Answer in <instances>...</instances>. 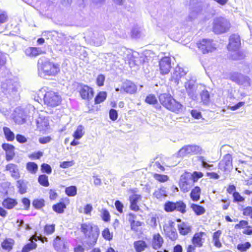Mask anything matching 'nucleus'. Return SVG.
<instances>
[{"mask_svg":"<svg viewBox=\"0 0 252 252\" xmlns=\"http://www.w3.org/2000/svg\"><path fill=\"white\" fill-rule=\"evenodd\" d=\"M31 241L25 245L23 248L22 252H29L35 249L37 247V244L33 242L31 238Z\"/></svg>","mask_w":252,"mask_h":252,"instance_id":"42","label":"nucleus"},{"mask_svg":"<svg viewBox=\"0 0 252 252\" xmlns=\"http://www.w3.org/2000/svg\"><path fill=\"white\" fill-rule=\"evenodd\" d=\"M102 235L103 237L107 240H110L112 239V235L111 234L108 228H105L102 231Z\"/></svg>","mask_w":252,"mask_h":252,"instance_id":"57","label":"nucleus"},{"mask_svg":"<svg viewBox=\"0 0 252 252\" xmlns=\"http://www.w3.org/2000/svg\"><path fill=\"white\" fill-rule=\"evenodd\" d=\"M178 228L180 233L183 235H187L191 231L190 226L185 222L178 224Z\"/></svg>","mask_w":252,"mask_h":252,"instance_id":"33","label":"nucleus"},{"mask_svg":"<svg viewBox=\"0 0 252 252\" xmlns=\"http://www.w3.org/2000/svg\"><path fill=\"white\" fill-rule=\"evenodd\" d=\"M200 102L203 105H209L210 104V94L207 90L204 89L200 93Z\"/></svg>","mask_w":252,"mask_h":252,"instance_id":"27","label":"nucleus"},{"mask_svg":"<svg viewBox=\"0 0 252 252\" xmlns=\"http://www.w3.org/2000/svg\"><path fill=\"white\" fill-rule=\"evenodd\" d=\"M219 168L220 170L226 172H229L232 169V158L231 155L227 154L224 156L219 163Z\"/></svg>","mask_w":252,"mask_h":252,"instance_id":"15","label":"nucleus"},{"mask_svg":"<svg viewBox=\"0 0 252 252\" xmlns=\"http://www.w3.org/2000/svg\"><path fill=\"white\" fill-rule=\"evenodd\" d=\"M84 127L82 125H79L77 126L76 130L73 133V137L75 139H80L84 135V132L83 131Z\"/></svg>","mask_w":252,"mask_h":252,"instance_id":"44","label":"nucleus"},{"mask_svg":"<svg viewBox=\"0 0 252 252\" xmlns=\"http://www.w3.org/2000/svg\"><path fill=\"white\" fill-rule=\"evenodd\" d=\"M191 175L192 177V180L194 183H195L199 178L203 177V174L201 172L194 171L192 174L191 173Z\"/></svg>","mask_w":252,"mask_h":252,"instance_id":"56","label":"nucleus"},{"mask_svg":"<svg viewBox=\"0 0 252 252\" xmlns=\"http://www.w3.org/2000/svg\"><path fill=\"white\" fill-rule=\"evenodd\" d=\"M145 101L150 104H155L157 103V99L154 95L150 94L146 97Z\"/></svg>","mask_w":252,"mask_h":252,"instance_id":"53","label":"nucleus"},{"mask_svg":"<svg viewBox=\"0 0 252 252\" xmlns=\"http://www.w3.org/2000/svg\"><path fill=\"white\" fill-rule=\"evenodd\" d=\"M227 78L244 90L248 89L252 85V80L250 77L239 72H230Z\"/></svg>","mask_w":252,"mask_h":252,"instance_id":"5","label":"nucleus"},{"mask_svg":"<svg viewBox=\"0 0 252 252\" xmlns=\"http://www.w3.org/2000/svg\"><path fill=\"white\" fill-rule=\"evenodd\" d=\"M197 44L198 48L203 54L212 52L216 49L215 44L211 39H203Z\"/></svg>","mask_w":252,"mask_h":252,"instance_id":"12","label":"nucleus"},{"mask_svg":"<svg viewBox=\"0 0 252 252\" xmlns=\"http://www.w3.org/2000/svg\"><path fill=\"white\" fill-rule=\"evenodd\" d=\"M175 222L169 220L168 224L163 226V230L166 236L171 241H175L178 238V234L175 228Z\"/></svg>","mask_w":252,"mask_h":252,"instance_id":"13","label":"nucleus"},{"mask_svg":"<svg viewBox=\"0 0 252 252\" xmlns=\"http://www.w3.org/2000/svg\"><path fill=\"white\" fill-rule=\"evenodd\" d=\"M44 233L46 235H50L52 234L55 231V225L54 224H46L44 226Z\"/></svg>","mask_w":252,"mask_h":252,"instance_id":"52","label":"nucleus"},{"mask_svg":"<svg viewBox=\"0 0 252 252\" xmlns=\"http://www.w3.org/2000/svg\"><path fill=\"white\" fill-rule=\"evenodd\" d=\"M107 94L105 92H99L94 98L95 104H99L103 102L106 98Z\"/></svg>","mask_w":252,"mask_h":252,"instance_id":"41","label":"nucleus"},{"mask_svg":"<svg viewBox=\"0 0 252 252\" xmlns=\"http://www.w3.org/2000/svg\"><path fill=\"white\" fill-rule=\"evenodd\" d=\"M65 208L66 205L63 202H60L53 206V210L59 214L63 213Z\"/></svg>","mask_w":252,"mask_h":252,"instance_id":"43","label":"nucleus"},{"mask_svg":"<svg viewBox=\"0 0 252 252\" xmlns=\"http://www.w3.org/2000/svg\"><path fill=\"white\" fill-rule=\"evenodd\" d=\"M65 193L69 196H74L77 193V188L75 186H71L66 188Z\"/></svg>","mask_w":252,"mask_h":252,"instance_id":"46","label":"nucleus"},{"mask_svg":"<svg viewBox=\"0 0 252 252\" xmlns=\"http://www.w3.org/2000/svg\"><path fill=\"white\" fill-rule=\"evenodd\" d=\"M5 171H8L11 176L15 179H17L20 177L18 167L15 164L9 163L6 165L5 166Z\"/></svg>","mask_w":252,"mask_h":252,"instance_id":"22","label":"nucleus"},{"mask_svg":"<svg viewBox=\"0 0 252 252\" xmlns=\"http://www.w3.org/2000/svg\"><path fill=\"white\" fill-rule=\"evenodd\" d=\"M175 211H179L182 214L186 212V205L182 201L175 202Z\"/></svg>","mask_w":252,"mask_h":252,"instance_id":"40","label":"nucleus"},{"mask_svg":"<svg viewBox=\"0 0 252 252\" xmlns=\"http://www.w3.org/2000/svg\"><path fill=\"white\" fill-rule=\"evenodd\" d=\"M81 231L84 235L85 244L89 247L95 245L99 234V229L96 225L91 222L82 223Z\"/></svg>","mask_w":252,"mask_h":252,"instance_id":"2","label":"nucleus"},{"mask_svg":"<svg viewBox=\"0 0 252 252\" xmlns=\"http://www.w3.org/2000/svg\"><path fill=\"white\" fill-rule=\"evenodd\" d=\"M190 208L197 216H201L205 213V209L203 207L196 204H191Z\"/></svg>","mask_w":252,"mask_h":252,"instance_id":"34","label":"nucleus"},{"mask_svg":"<svg viewBox=\"0 0 252 252\" xmlns=\"http://www.w3.org/2000/svg\"><path fill=\"white\" fill-rule=\"evenodd\" d=\"M33 206L36 209L42 208L44 205V200L42 199H34L32 202Z\"/></svg>","mask_w":252,"mask_h":252,"instance_id":"50","label":"nucleus"},{"mask_svg":"<svg viewBox=\"0 0 252 252\" xmlns=\"http://www.w3.org/2000/svg\"><path fill=\"white\" fill-rule=\"evenodd\" d=\"M133 245L136 252H142L147 247L146 242L142 240L134 242Z\"/></svg>","mask_w":252,"mask_h":252,"instance_id":"36","label":"nucleus"},{"mask_svg":"<svg viewBox=\"0 0 252 252\" xmlns=\"http://www.w3.org/2000/svg\"><path fill=\"white\" fill-rule=\"evenodd\" d=\"M175 202L168 201L164 204V210L167 212L175 211Z\"/></svg>","mask_w":252,"mask_h":252,"instance_id":"48","label":"nucleus"},{"mask_svg":"<svg viewBox=\"0 0 252 252\" xmlns=\"http://www.w3.org/2000/svg\"><path fill=\"white\" fill-rule=\"evenodd\" d=\"M159 66L161 74H168L171 68V59L169 57H164L159 61Z\"/></svg>","mask_w":252,"mask_h":252,"instance_id":"17","label":"nucleus"},{"mask_svg":"<svg viewBox=\"0 0 252 252\" xmlns=\"http://www.w3.org/2000/svg\"><path fill=\"white\" fill-rule=\"evenodd\" d=\"M243 214L246 216H249L252 219V207L248 206L243 209Z\"/></svg>","mask_w":252,"mask_h":252,"instance_id":"59","label":"nucleus"},{"mask_svg":"<svg viewBox=\"0 0 252 252\" xmlns=\"http://www.w3.org/2000/svg\"><path fill=\"white\" fill-rule=\"evenodd\" d=\"M230 27L229 22L223 17L215 19L213 22V32L217 34L227 32Z\"/></svg>","mask_w":252,"mask_h":252,"instance_id":"8","label":"nucleus"},{"mask_svg":"<svg viewBox=\"0 0 252 252\" xmlns=\"http://www.w3.org/2000/svg\"><path fill=\"white\" fill-rule=\"evenodd\" d=\"M41 170L42 172L50 174L52 172L51 166L47 164L43 163L41 165Z\"/></svg>","mask_w":252,"mask_h":252,"instance_id":"62","label":"nucleus"},{"mask_svg":"<svg viewBox=\"0 0 252 252\" xmlns=\"http://www.w3.org/2000/svg\"><path fill=\"white\" fill-rule=\"evenodd\" d=\"M122 89L125 92L132 94L136 92L137 87L133 82L127 80L123 83Z\"/></svg>","mask_w":252,"mask_h":252,"instance_id":"25","label":"nucleus"},{"mask_svg":"<svg viewBox=\"0 0 252 252\" xmlns=\"http://www.w3.org/2000/svg\"><path fill=\"white\" fill-rule=\"evenodd\" d=\"M31 239L32 240H34V241H37V240H39L40 241H41L42 242H47V238L45 237V236H42L41 235H39V236H37V233H35V234L33 235H32L31 237Z\"/></svg>","mask_w":252,"mask_h":252,"instance_id":"54","label":"nucleus"},{"mask_svg":"<svg viewBox=\"0 0 252 252\" xmlns=\"http://www.w3.org/2000/svg\"><path fill=\"white\" fill-rule=\"evenodd\" d=\"M79 93L82 99L88 101L91 100L94 95V92L93 88L84 84L80 85Z\"/></svg>","mask_w":252,"mask_h":252,"instance_id":"16","label":"nucleus"},{"mask_svg":"<svg viewBox=\"0 0 252 252\" xmlns=\"http://www.w3.org/2000/svg\"><path fill=\"white\" fill-rule=\"evenodd\" d=\"M40 99L43 97L45 104L51 107L59 105L62 101L61 97L58 93L53 91L46 92V89L42 88L37 93Z\"/></svg>","mask_w":252,"mask_h":252,"instance_id":"4","label":"nucleus"},{"mask_svg":"<svg viewBox=\"0 0 252 252\" xmlns=\"http://www.w3.org/2000/svg\"><path fill=\"white\" fill-rule=\"evenodd\" d=\"M2 148L6 153V160L7 161L12 160L15 156L14 146L8 143H4L2 145Z\"/></svg>","mask_w":252,"mask_h":252,"instance_id":"20","label":"nucleus"},{"mask_svg":"<svg viewBox=\"0 0 252 252\" xmlns=\"http://www.w3.org/2000/svg\"><path fill=\"white\" fill-rule=\"evenodd\" d=\"M17 204L15 199L7 198L4 199L2 202L3 206L8 209H11Z\"/></svg>","mask_w":252,"mask_h":252,"instance_id":"37","label":"nucleus"},{"mask_svg":"<svg viewBox=\"0 0 252 252\" xmlns=\"http://www.w3.org/2000/svg\"><path fill=\"white\" fill-rule=\"evenodd\" d=\"M20 87L17 79H8L1 83V90L8 98L15 99L19 96Z\"/></svg>","mask_w":252,"mask_h":252,"instance_id":"3","label":"nucleus"},{"mask_svg":"<svg viewBox=\"0 0 252 252\" xmlns=\"http://www.w3.org/2000/svg\"><path fill=\"white\" fill-rule=\"evenodd\" d=\"M163 240L159 234L154 235L152 241L153 248L157 250L159 249L162 245Z\"/></svg>","mask_w":252,"mask_h":252,"instance_id":"29","label":"nucleus"},{"mask_svg":"<svg viewBox=\"0 0 252 252\" xmlns=\"http://www.w3.org/2000/svg\"><path fill=\"white\" fill-rule=\"evenodd\" d=\"M37 68L38 75L43 78L55 76L60 70L59 64L50 62L44 58H41L38 60Z\"/></svg>","mask_w":252,"mask_h":252,"instance_id":"1","label":"nucleus"},{"mask_svg":"<svg viewBox=\"0 0 252 252\" xmlns=\"http://www.w3.org/2000/svg\"><path fill=\"white\" fill-rule=\"evenodd\" d=\"M245 57V55L243 52L238 51L234 52L233 54L231 55V58L233 60H240L244 59Z\"/></svg>","mask_w":252,"mask_h":252,"instance_id":"49","label":"nucleus"},{"mask_svg":"<svg viewBox=\"0 0 252 252\" xmlns=\"http://www.w3.org/2000/svg\"><path fill=\"white\" fill-rule=\"evenodd\" d=\"M27 169L32 174H35L37 170L38 166L34 162H28L27 164Z\"/></svg>","mask_w":252,"mask_h":252,"instance_id":"47","label":"nucleus"},{"mask_svg":"<svg viewBox=\"0 0 252 252\" xmlns=\"http://www.w3.org/2000/svg\"><path fill=\"white\" fill-rule=\"evenodd\" d=\"M154 178L160 182H164L168 180V177L166 175H160V174H155L154 175Z\"/></svg>","mask_w":252,"mask_h":252,"instance_id":"61","label":"nucleus"},{"mask_svg":"<svg viewBox=\"0 0 252 252\" xmlns=\"http://www.w3.org/2000/svg\"><path fill=\"white\" fill-rule=\"evenodd\" d=\"M3 131L5 138L7 141H12L14 140L15 138V135L9 127H3Z\"/></svg>","mask_w":252,"mask_h":252,"instance_id":"38","label":"nucleus"},{"mask_svg":"<svg viewBox=\"0 0 252 252\" xmlns=\"http://www.w3.org/2000/svg\"><path fill=\"white\" fill-rule=\"evenodd\" d=\"M11 116L16 124L21 125L26 123L28 115L24 109L18 107L14 109Z\"/></svg>","mask_w":252,"mask_h":252,"instance_id":"11","label":"nucleus"},{"mask_svg":"<svg viewBox=\"0 0 252 252\" xmlns=\"http://www.w3.org/2000/svg\"><path fill=\"white\" fill-rule=\"evenodd\" d=\"M8 20V15L5 11L0 12V24L6 23Z\"/></svg>","mask_w":252,"mask_h":252,"instance_id":"58","label":"nucleus"},{"mask_svg":"<svg viewBox=\"0 0 252 252\" xmlns=\"http://www.w3.org/2000/svg\"><path fill=\"white\" fill-rule=\"evenodd\" d=\"M38 181L41 185L44 187H48L49 185L48 177L45 174L40 175L38 177Z\"/></svg>","mask_w":252,"mask_h":252,"instance_id":"45","label":"nucleus"},{"mask_svg":"<svg viewBox=\"0 0 252 252\" xmlns=\"http://www.w3.org/2000/svg\"><path fill=\"white\" fill-rule=\"evenodd\" d=\"M202 151L201 147L196 145H188L182 147L178 152V155L180 157L188 155L201 154Z\"/></svg>","mask_w":252,"mask_h":252,"instance_id":"10","label":"nucleus"},{"mask_svg":"<svg viewBox=\"0 0 252 252\" xmlns=\"http://www.w3.org/2000/svg\"><path fill=\"white\" fill-rule=\"evenodd\" d=\"M190 173L185 172L182 174L179 181V187L183 192H188L194 185Z\"/></svg>","mask_w":252,"mask_h":252,"instance_id":"9","label":"nucleus"},{"mask_svg":"<svg viewBox=\"0 0 252 252\" xmlns=\"http://www.w3.org/2000/svg\"><path fill=\"white\" fill-rule=\"evenodd\" d=\"M142 198L141 195L134 194L129 197V200L130 203V208L132 210L137 211L139 209V206L137 205V202Z\"/></svg>","mask_w":252,"mask_h":252,"instance_id":"23","label":"nucleus"},{"mask_svg":"<svg viewBox=\"0 0 252 252\" xmlns=\"http://www.w3.org/2000/svg\"><path fill=\"white\" fill-rule=\"evenodd\" d=\"M14 242V240L12 239H5L1 243V246L3 249L10 251L12 248Z\"/></svg>","mask_w":252,"mask_h":252,"instance_id":"39","label":"nucleus"},{"mask_svg":"<svg viewBox=\"0 0 252 252\" xmlns=\"http://www.w3.org/2000/svg\"><path fill=\"white\" fill-rule=\"evenodd\" d=\"M241 45L240 36L238 34H232L229 38L227 48L229 51H236Z\"/></svg>","mask_w":252,"mask_h":252,"instance_id":"19","label":"nucleus"},{"mask_svg":"<svg viewBox=\"0 0 252 252\" xmlns=\"http://www.w3.org/2000/svg\"><path fill=\"white\" fill-rule=\"evenodd\" d=\"M251 246L250 243L247 242L244 243L239 244L237 248L241 252H245L249 249Z\"/></svg>","mask_w":252,"mask_h":252,"instance_id":"51","label":"nucleus"},{"mask_svg":"<svg viewBox=\"0 0 252 252\" xmlns=\"http://www.w3.org/2000/svg\"><path fill=\"white\" fill-rule=\"evenodd\" d=\"M186 74V71L179 66H177L175 69L173 75V78L176 80H178L182 76H184Z\"/></svg>","mask_w":252,"mask_h":252,"instance_id":"35","label":"nucleus"},{"mask_svg":"<svg viewBox=\"0 0 252 252\" xmlns=\"http://www.w3.org/2000/svg\"><path fill=\"white\" fill-rule=\"evenodd\" d=\"M161 104L167 109L176 113L182 110L183 105L177 101L173 97L167 94H161L159 96Z\"/></svg>","mask_w":252,"mask_h":252,"instance_id":"7","label":"nucleus"},{"mask_svg":"<svg viewBox=\"0 0 252 252\" xmlns=\"http://www.w3.org/2000/svg\"><path fill=\"white\" fill-rule=\"evenodd\" d=\"M154 197L159 200H162L167 196V191L166 188L162 187L156 189L153 193Z\"/></svg>","mask_w":252,"mask_h":252,"instance_id":"28","label":"nucleus"},{"mask_svg":"<svg viewBox=\"0 0 252 252\" xmlns=\"http://www.w3.org/2000/svg\"><path fill=\"white\" fill-rule=\"evenodd\" d=\"M105 37L102 34L97 33H94L91 38V41L94 45L96 46H100L104 41Z\"/></svg>","mask_w":252,"mask_h":252,"instance_id":"30","label":"nucleus"},{"mask_svg":"<svg viewBox=\"0 0 252 252\" xmlns=\"http://www.w3.org/2000/svg\"><path fill=\"white\" fill-rule=\"evenodd\" d=\"M28 182L24 180H19L17 181V187L20 194H24L27 191Z\"/></svg>","mask_w":252,"mask_h":252,"instance_id":"32","label":"nucleus"},{"mask_svg":"<svg viewBox=\"0 0 252 252\" xmlns=\"http://www.w3.org/2000/svg\"><path fill=\"white\" fill-rule=\"evenodd\" d=\"M123 58L130 67L138 66L145 62V58L140 56L137 52H133L126 48L123 49Z\"/></svg>","mask_w":252,"mask_h":252,"instance_id":"6","label":"nucleus"},{"mask_svg":"<svg viewBox=\"0 0 252 252\" xmlns=\"http://www.w3.org/2000/svg\"><path fill=\"white\" fill-rule=\"evenodd\" d=\"M109 117L112 121H115L118 118V113L116 110L111 109L109 111Z\"/></svg>","mask_w":252,"mask_h":252,"instance_id":"64","label":"nucleus"},{"mask_svg":"<svg viewBox=\"0 0 252 252\" xmlns=\"http://www.w3.org/2000/svg\"><path fill=\"white\" fill-rule=\"evenodd\" d=\"M25 55L31 58H35L42 54V52L40 48L28 47L24 51Z\"/></svg>","mask_w":252,"mask_h":252,"instance_id":"24","label":"nucleus"},{"mask_svg":"<svg viewBox=\"0 0 252 252\" xmlns=\"http://www.w3.org/2000/svg\"><path fill=\"white\" fill-rule=\"evenodd\" d=\"M184 86L189 97L193 100H196L198 97L195 81L192 80H188L185 83Z\"/></svg>","mask_w":252,"mask_h":252,"instance_id":"14","label":"nucleus"},{"mask_svg":"<svg viewBox=\"0 0 252 252\" xmlns=\"http://www.w3.org/2000/svg\"><path fill=\"white\" fill-rule=\"evenodd\" d=\"M36 123L37 128L40 131H46L49 128V120L48 118L45 117H39L36 119Z\"/></svg>","mask_w":252,"mask_h":252,"instance_id":"21","label":"nucleus"},{"mask_svg":"<svg viewBox=\"0 0 252 252\" xmlns=\"http://www.w3.org/2000/svg\"><path fill=\"white\" fill-rule=\"evenodd\" d=\"M233 196L234 198V202H242L244 200V198L238 192H234L233 193Z\"/></svg>","mask_w":252,"mask_h":252,"instance_id":"60","label":"nucleus"},{"mask_svg":"<svg viewBox=\"0 0 252 252\" xmlns=\"http://www.w3.org/2000/svg\"><path fill=\"white\" fill-rule=\"evenodd\" d=\"M142 225V222L139 221H134L130 225L131 229L135 232H137L138 230V227Z\"/></svg>","mask_w":252,"mask_h":252,"instance_id":"63","label":"nucleus"},{"mask_svg":"<svg viewBox=\"0 0 252 252\" xmlns=\"http://www.w3.org/2000/svg\"><path fill=\"white\" fill-rule=\"evenodd\" d=\"M201 189L198 187H195L190 193V197L194 202L198 201L200 198Z\"/></svg>","mask_w":252,"mask_h":252,"instance_id":"31","label":"nucleus"},{"mask_svg":"<svg viewBox=\"0 0 252 252\" xmlns=\"http://www.w3.org/2000/svg\"><path fill=\"white\" fill-rule=\"evenodd\" d=\"M131 36L133 38H139L141 36V32L139 28L134 27L131 30Z\"/></svg>","mask_w":252,"mask_h":252,"instance_id":"55","label":"nucleus"},{"mask_svg":"<svg viewBox=\"0 0 252 252\" xmlns=\"http://www.w3.org/2000/svg\"><path fill=\"white\" fill-rule=\"evenodd\" d=\"M205 235V233L202 232L196 233L194 235L192 239V242L194 245V247H200L202 246L204 242V239L202 237Z\"/></svg>","mask_w":252,"mask_h":252,"instance_id":"26","label":"nucleus"},{"mask_svg":"<svg viewBox=\"0 0 252 252\" xmlns=\"http://www.w3.org/2000/svg\"><path fill=\"white\" fill-rule=\"evenodd\" d=\"M67 242L65 239L59 236L56 237L54 241V247L59 252H66L67 251Z\"/></svg>","mask_w":252,"mask_h":252,"instance_id":"18","label":"nucleus"}]
</instances>
